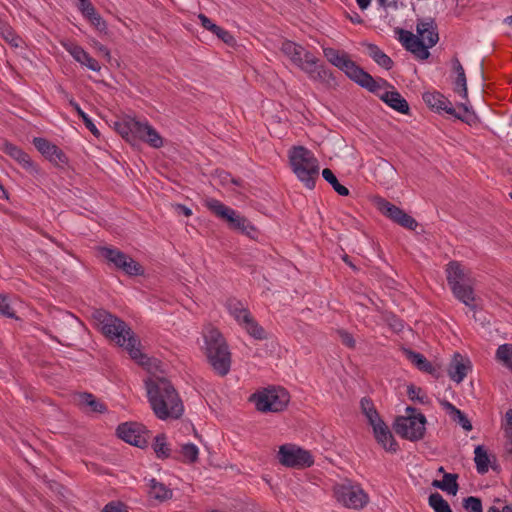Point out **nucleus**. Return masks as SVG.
Here are the masks:
<instances>
[{
	"mask_svg": "<svg viewBox=\"0 0 512 512\" xmlns=\"http://www.w3.org/2000/svg\"><path fill=\"white\" fill-rule=\"evenodd\" d=\"M92 317L106 337L123 347L139 364H147V358L140 350L139 341L124 321L105 310H95Z\"/></svg>",
	"mask_w": 512,
	"mask_h": 512,
	"instance_id": "1",
	"label": "nucleus"
},
{
	"mask_svg": "<svg viewBox=\"0 0 512 512\" xmlns=\"http://www.w3.org/2000/svg\"><path fill=\"white\" fill-rule=\"evenodd\" d=\"M281 51L294 65L301 69L310 80L327 87H332L336 84L333 72L324 64L320 63V60L314 54L301 45L286 40L281 45Z\"/></svg>",
	"mask_w": 512,
	"mask_h": 512,
	"instance_id": "2",
	"label": "nucleus"
},
{
	"mask_svg": "<svg viewBox=\"0 0 512 512\" xmlns=\"http://www.w3.org/2000/svg\"><path fill=\"white\" fill-rule=\"evenodd\" d=\"M146 388L151 407L159 419L179 418L182 415L183 404L168 380L151 378L146 381Z\"/></svg>",
	"mask_w": 512,
	"mask_h": 512,
	"instance_id": "3",
	"label": "nucleus"
},
{
	"mask_svg": "<svg viewBox=\"0 0 512 512\" xmlns=\"http://www.w3.org/2000/svg\"><path fill=\"white\" fill-rule=\"evenodd\" d=\"M204 339L203 350L208 362L220 376L230 371L231 354L221 333L212 326H207L202 332Z\"/></svg>",
	"mask_w": 512,
	"mask_h": 512,
	"instance_id": "4",
	"label": "nucleus"
},
{
	"mask_svg": "<svg viewBox=\"0 0 512 512\" xmlns=\"http://www.w3.org/2000/svg\"><path fill=\"white\" fill-rule=\"evenodd\" d=\"M323 55L329 63L343 71L351 80L371 92H376L380 88V83L360 68L345 52L330 47L323 48Z\"/></svg>",
	"mask_w": 512,
	"mask_h": 512,
	"instance_id": "5",
	"label": "nucleus"
},
{
	"mask_svg": "<svg viewBox=\"0 0 512 512\" xmlns=\"http://www.w3.org/2000/svg\"><path fill=\"white\" fill-rule=\"evenodd\" d=\"M446 278L453 295L463 304L474 308L475 295L473 291L474 279L471 271L458 261L447 264Z\"/></svg>",
	"mask_w": 512,
	"mask_h": 512,
	"instance_id": "6",
	"label": "nucleus"
},
{
	"mask_svg": "<svg viewBox=\"0 0 512 512\" xmlns=\"http://www.w3.org/2000/svg\"><path fill=\"white\" fill-rule=\"evenodd\" d=\"M290 166L299 181L313 189L319 177V162L312 151L304 146H294L288 152Z\"/></svg>",
	"mask_w": 512,
	"mask_h": 512,
	"instance_id": "7",
	"label": "nucleus"
},
{
	"mask_svg": "<svg viewBox=\"0 0 512 512\" xmlns=\"http://www.w3.org/2000/svg\"><path fill=\"white\" fill-rule=\"evenodd\" d=\"M406 413V416H400L395 420V432L410 441L422 439L426 430L425 416L422 413H416V409L413 407H407Z\"/></svg>",
	"mask_w": 512,
	"mask_h": 512,
	"instance_id": "8",
	"label": "nucleus"
},
{
	"mask_svg": "<svg viewBox=\"0 0 512 512\" xmlns=\"http://www.w3.org/2000/svg\"><path fill=\"white\" fill-rule=\"evenodd\" d=\"M205 206L217 217L226 220L231 228L239 230L251 238L256 236L257 231L255 227L246 218L219 200L208 198L205 200Z\"/></svg>",
	"mask_w": 512,
	"mask_h": 512,
	"instance_id": "9",
	"label": "nucleus"
},
{
	"mask_svg": "<svg viewBox=\"0 0 512 512\" xmlns=\"http://www.w3.org/2000/svg\"><path fill=\"white\" fill-rule=\"evenodd\" d=\"M251 400L258 411L276 413L286 408L290 397L284 388L271 387L253 394Z\"/></svg>",
	"mask_w": 512,
	"mask_h": 512,
	"instance_id": "10",
	"label": "nucleus"
},
{
	"mask_svg": "<svg viewBox=\"0 0 512 512\" xmlns=\"http://www.w3.org/2000/svg\"><path fill=\"white\" fill-rule=\"evenodd\" d=\"M333 491L337 502L349 509H363L369 502V496L363 488L348 480L336 484Z\"/></svg>",
	"mask_w": 512,
	"mask_h": 512,
	"instance_id": "11",
	"label": "nucleus"
},
{
	"mask_svg": "<svg viewBox=\"0 0 512 512\" xmlns=\"http://www.w3.org/2000/svg\"><path fill=\"white\" fill-rule=\"evenodd\" d=\"M423 100L432 109L444 111L468 124L475 120V114L470 110L467 104L463 103L459 105V112H457L452 106V103L439 92H426L423 94Z\"/></svg>",
	"mask_w": 512,
	"mask_h": 512,
	"instance_id": "12",
	"label": "nucleus"
},
{
	"mask_svg": "<svg viewBox=\"0 0 512 512\" xmlns=\"http://www.w3.org/2000/svg\"><path fill=\"white\" fill-rule=\"evenodd\" d=\"M398 34V40L403 47L419 60H426L430 56L429 49L439 41V34Z\"/></svg>",
	"mask_w": 512,
	"mask_h": 512,
	"instance_id": "13",
	"label": "nucleus"
},
{
	"mask_svg": "<svg viewBox=\"0 0 512 512\" xmlns=\"http://www.w3.org/2000/svg\"><path fill=\"white\" fill-rule=\"evenodd\" d=\"M278 460L288 468L302 469L314 464V459L308 450L295 444H284L279 447Z\"/></svg>",
	"mask_w": 512,
	"mask_h": 512,
	"instance_id": "14",
	"label": "nucleus"
},
{
	"mask_svg": "<svg viewBox=\"0 0 512 512\" xmlns=\"http://www.w3.org/2000/svg\"><path fill=\"white\" fill-rule=\"evenodd\" d=\"M230 315L241 325L246 332L257 340L266 338V332L251 316L248 309L238 301L232 300L227 304Z\"/></svg>",
	"mask_w": 512,
	"mask_h": 512,
	"instance_id": "15",
	"label": "nucleus"
},
{
	"mask_svg": "<svg viewBox=\"0 0 512 512\" xmlns=\"http://www.w3.org/2000/svg\"><path fill=\"white\" fill-rule=\"evenodd\" d=\"M117 434L122 440L136 447L142 448L147 445L148 431L139 423H123L118 426Z\"/></svg>",
	"mask_w": 512,
	"mask_h": 512,
	"instance_id": "16",
	"label": "nucleus"
},
{
	"mask_svg": "<svg viewBox=\"0 0 512 512\" xmlns=\"http://www.w3.org/2000/svg\"><path fill=\"white\" fill-rule=\"evenodd\" d=\"M33 144L50 162L56 165H62L67 162V157L63 151L45 138L36 137L33 139Z\"/></svg>",
	"mask_w": 512,
	"mask_h": 512,
	"instance_id": "17",
	"label": "nucleus"
},
{
	"mask_svg": "<svg viewBox=\"0 0 512 512\" xmlns=\"http://www.w3.org/2000/svg\"><path fill=\"white\" fill-rule=\"evenodd\" d=\"M2 150L4 153L13 158L28 173L32 175L38 173L36 164L32 161L30 156L19 147L13 145L12 143L5 142L3 143Z\"/></svg>",
	"mask_w": 512,
	"mask_h": 512,
	"instance_id": "18",
	"label": "nucleus"
},
{
	"mask_svg": "<svg viewBox=\"0 0 512 512\" xmlns=\"http://www.w3.org/2000/svg\"><path fill=\"white\" fill-rule=\"evenodd\" d=\"M131 125L138 139L145 141L153 148H160L163 145L162 137L147 121L135 122Z\"/></svg>",
	"mask_w": 512,
	"mask_h": 512,
	"instance_id": "19",
	"label": "nucleus"
},
{
	"mask_svg": "<svg viewBox=\"0 0 512 512\" xmlns=\"http://www.w3.org/2000/svg\"><path fill=\"white\" fill-rule=\"evenodd\" d=\"M380 83V88L375 93H379L380 98L394 110L406 114L409 111V105L407 101L401 96V94L395 90L384 91L380 93L381 89L387 85L384 80L377 81Z\"/></svg>",
	"mask_w": 512,
	"mask_h": 512,
	"instance_id": "20",
	"label": "nucleus"
},
{
	"mask_svg": "<svg viewBox=\"0 0 512 512\" xmlns=\"http://www.w3.org/2000/svg\"><path fill=\"white\" fill-rule=\"evenodd\" d=\"M373 433L377 442L389 452L397 451V443L389 430L388 426L382 421H376L375 424L371 425Z\"/></svg>",
	"mask_w": 512,
	"mask_h": 512,
	"instance_id": "21",
	"label": "nucleus"
},
{
	"mask_svg": "<svg viewBox=\"0 0 512 512\" xmlns=\"http://www.w3.org/2000/svg\"><path fill=\"white\" fill-rule=\"evenodd\" d=\"M469 369V362L456 354L449 366L448 374L453 381L460 383L467 376Z\"/></svg>",
	"mask_w": 512,
	"mask_h": 512,
	"instance_id": "22",
	"label": "nucleus"
},
{
	"mask_svg": "<svg viewBox=\"0 0 512 512\" xmlns=\"http://www.w3.org/2000/svg\"><path fill=\"white\" fill-rule=\"evenodd\" d=\"M452 67L456 73V79L454 81V91L459 94L463 99L468 97L467 79L464 68L458 58H453Z\"/></svg>",
	"mask_w": 512,
	"mask_h": 512,
	"instance_id": "23",
	"label": "nucleus"
},
{
	"mask_svg": "<svg viewBox=\"0 0 512 512\" xmlns=\"http://www.w3.org/2000/svg\"><path fill=\"white\" fill-rule=\"evenodd\" d=\"M432 485L448 494L456 495L458 491L457 475L445 473L442 480H434Z\"/></svg>",
	"mask_w": 512,
	"mask_h": 512,
	"instance_id": "24",
	"label": "nucleus"
},
{
	"mask_svg": "<svg viewBox=\"0 0 512 512\" xmlns=\"http://www.w3.org/2000/svg\"><path fill=\"white\" fill-rule=\"evenodd\" d=\"M367 54L381 67L389 70L392 68L393 61L389 56H387L382 50H380L376 45L367 44L366 45Z\"/></svg>",
	"mask_w": 512,
	"mask_h": 512,
	"instance_id": "25",
	"label": "nucleus"
},
{
	"mask_svg": "<svg viewBox=\"0 0 512 512\" xmlns=\"http://www.w3.org/2000/svg\"><path fill=\"white\" fill-rule=\"evenodd\" d=\"M149 495L159 501H164L172 497V491L163 483L156 479L149 480Z\"/></svg>",
	"mask_w": 512,
	"mask_h": 512,
	"instance_id": "26",
	"label": "nucleus"
},
{
	"mask_svg": "<svg viewBox=\"0 0 512 512\" xmlns=\"http://www.w3.org/2000/svg\"><path fill=\"white\" fill-rule=\"evenodd\" d=\"M100 253L109 263L113 264L117 269L119 268L123 260L126 259L127 256L120 250L111 247H102L100 249Z\"/></svg>",
	"mask_w": 512,
	"mask_h": 512,
	"instance_id": "27",
	"label": "nucleus"
},
{
	"mask_svg": "<svg viewBox=\"0 0 512 512\" xmlns=\"http://www.w3.org/2000/svg\"><path fill=\"white\" fill-rule=\"evenodd\" d=\"M405 354L407 359L419 370L429 373L432 372V365L422 354L411 350H407Z\"/></svg>",
	"mask_w": 512,
	"mask_h": 512,
	"instance_id": "28",
	"label": "nucleus"
},
{
	"mask_svg": "<svg viewBox=\"0 0 512 512\" xmlns=\"http://www.w3.org/2000/svg\"><path fill=\"white\" fill-rule=\"evenodd\" d=\"M79 403L84 407H88L92 412H103L105 411V405L97 400L92 394L82 393L79 395Z\"/></svg>",
	"mask_w": 512,
	"mask_h": 512,
	"instance_id": "29",
	"label": "nucleus"
},
{
	"mask_svg": "<svg viewBox=\"0 0 512 512\" xmlns=\"http://www.w3.org/2000/svg\"><path fill=\"white\" fill-rule=\"evenodd\" d=\"M378 208L385 216L392 219L394 222H398L399 218L403 215L404 211L393 205L392 203L380 200L378 202Z\"/></svg>",
	"mask_w": 512,
	"mask_h": 512,
	"instance_id": "30",
	"label": "nucleus"
},
{
	"mask_svg": "<svg viewBox=\"0 0 512 512\" xmlns=\"http://www.w3.org/2000/svg\"><path fill=\"white\" fill-rule=\"evenodd\" d=\"M474 455L477 471L481 474L486 473L488 471L490 462L486 450L479 445L475 448Z\"/></svg>",
	"mask_w": 512,
	"mask_h": 512,
	"instance_id": "31",
	"label": "nucleus"
},
{
	"mask_svg": "<svg viewBox=\"0 0 512 512\" xmlns=\"http://www.w3.org/2000/svg\"><path fill=\"white\" fill-rule=\"evenodd\" d=\"M322 177L333 187V189L341 196L349 195V189L343 185H341L332 172V170L325 168L322 171Z\"/></svg>",
	"mask_w": 512,
	"mask_h": 512,
	"instance_id": "32",
	"label": "nucleus"
},
{
	"mask_svg": "<svg viewBox=\"0 0 512 512\" xmlns=\"http://www.w3.org/2000/svg\"><path fill=\"white\" fill-rule=\"evenodd\" d=\"M361 410L363 414L366 416L370 425L376 423V421H380V417L378 412L376 411L374 404L368 398H363L360 402Z\"/></svg>",
	"mask_w": 512,
	"mask_h": 512,
	"instance_id": "33",
	"label": "nucleus"
},
{
	"mask_svg": "<svg viewBox=\"0 0 512 512\" xmlns=\"http://www.w3.org/2000/svg\"><path fill=\"white\" fill-rule=\"evenodd\" d=\"M502 428L506 438L505 449L509 454H512V409L505 413Z\"/></svg>",
	"mask_w": 512,
	"mask_h": 512,
	"instance_id": "34",
	"label": "nucleus"
},
{
	"mask_svg": "<svg viewBox=\"0 0 512 512\" xmlns=\"http://www.w3.org/2000/svg\"><path fill=\"white\" fill-rule=\"evenodd\" d=\"M496 358L512 371V344L500 345L496 351Z\"/></svg>",
	"mask_w": 512,
	"mask_h": 512,
	"instance_id": "35",
	"label": "nucleus"
},
{
	"mask_svg": "<svg viewBox=\"0 0 512 512\" xmlns=\"http://www.w3.org/2000/svg\"><path fill=\"white\" fill-rule=\"evenodd\" d=\"M135 122H141L140 120H137L135 118H127L121 123H117V130L118 132L126 138L128 141H132L135 139H138L136 137V131L132 130V123Z\"/></svg>",
	"mask_w": 512,
	"mask_h": 512,
	"instance_id": "36",
	"label": "nucleus"
},
{
	"mask_svg": "<svg viewBox=\"0 0 512 512\" xmlns=\"http://www.w3.org/2000/svg\"><path fill=\"white\" fill-rule=\"evenodd\" d=\"M428 501L435 512H452L448 502L439 493L431 494Z\"/></svg>",
	"mask_w": 512,
	"mask_h": 512,
	"instance_id": "37",
	"label": "nucleus"
},
{
	"mask_svg": "<svg viewBox=\"0 0 512 512\" xmlns=\"http://www.w3.org/2000/svg\"><path fill=\"white\" fill-rule=\"evenodd\" d=\"M181 455L184 462L194 463L198 459L199 449L195 444L186 443L181 446Z\"/></svg>",
	"mask_w": 512,
	"mask_h": 512,
	"instance_id": "38",
	"label": "nucleus"
},
{
	"mask_svg": "<svg viewBox=\"0 0 512 512\" xmlns=\"http://www.w3.org/2000/svg\"><path fill=\"white\" fill-rule=\"evenodd\" d=\"M118 269H121L128 275L136 276L142 274V267L130 256H126Z\"/></svg>",
	"mask_w": 512,
	"mask_h": 512,
	"instance_id": "39",
	"label": "nucleus"
},
{
	"mask_svg": "<svg viewBox=\"0 0 512 512\" xmlns=\"http://www.w3.org/2000/svg\"><path fill=\"white\" fill-rule=\"evenodd\" d=\"M66 50L71 54V56L80 64L84 65L87 59L89 58V54L84 51L81 47L74 45L72 43L64 44Z\"/></svg>",
	"mask_w": 512,
	"mask_h": 512,
	"instance_id": "40",
	"label": "nucleus"
},
{
	"mask_svg": "<svg viewBox=\"0 0 512 512\" xmlns=\"http://www.w3.org/2000/svg\"><path fill=\"white\" fill-rule=\"evenodd\" d=\"M407 394L410 400L419 402L421 404H429L430 399L427 394L419 387L409 385L407 387Z\"/></svg>",
	"mask_w": 512,
	"mask_h": 512,
	"instance_id": "41",
	"label": "nucleus"
},
{
	"mask_svg": "<svg viewBox=\"0 0 512 512\" xmlns=\"http://www.w3.org/2000/svg\"><path fill=\"white\" fill-rule=\"evenodd\" d=\"M71 106L75 109V111L78 113V115L82 118L84 121L86 127L95 135H99V131L97 130L96 126L92 122L91 118L80 108L78 103L71 101Z\"/></svg>",
	"mask_w": 512,
	"mask_h": 512,
	"instance_id": "42",
	"label": "nucleus"
},
{
	"mask_svg": "<svg viewBox=\"0 0 512 512\" xmlns=\"http://www.w3.org/2000/svg\"><path fill=\"white\" fill-rule=\"evenodd\" d=\"M79 7L81 11L88 16L93 22H97V28L99 29L100 17L95 13V10L89 0H79Z\"/></svg>",
	"mask_w": 512,
	"mask_h": 512,
	"instance_id": "43",
	"label": "nucleus"
},
{
	"mask_svg": "<svg viewBox=\"0 0 512 512\" xmlns=\"http://www.w3.org/2000/svg\"><path fill=\"white\" fill-rule=\"evenodd\" d=\"M0 315L9 318H14L15 313L11 306L10 297L7 295L0 294Z\"/></svg>",
	"mask_w": 512,
	"mask_h": 512,
	"instance_id": "44",
	"label": "nucleus"
},
{
	"mask_svg": "<svg viewBox=\"0 0 512 512\" xmlns=\"http://www.w3.org/2000/svg\"><path fill=\"white\" fill-rule=\"evenodd\" d=\"M438 29L435 20L431 17L421 19L416 26V32H433Z\"/></svg>",
	"mask_w": 512,
	"mask_h": 512,
	"instance_id": "45",
	"label": "nucleus"
},
{
	"mask_svg": "<svg viewBox=\"0 0 512 512\" xmlns=\"http://www.w3.org/2000/svg\"><path fill=\"white\" fill-rule=\"evenodd\" d=\"M154 451L158 457H168L169 449L164 436H157L155 438Z\"/></svg>",
	"mask_w": 512,
	"mask_h": 512,
	"instance_id": "46",
	"label": "nucleus"
},
{
	"mask_svg": "<svg viewBox=\"0 0 512 512\" xmlns=\"http://www.w3.org/2000/svg\"><path fill=\"white\" fill-rule=\"evenodd\" d=\"M463 506L468 512H482V502L477 497L469 496L465 498Z\"/></svg>",
	"mask_w": 512,
	"mask_h": 512,
	"instance_id": "47",
	"label": "nucleus"
},
{
	"mask_svg": "<svg viewBox=\"0 0 512 512\" xmlns=\"http://www.w3.org/2000/svg\"><path fill=\"white\" fill-rule=\"evenodd\" d=\"M197 19L201 23V27L205 30H209L212 32H222L219 27L214 24L208 17H206L204 14H199L196 16Z\"/></svg>",
	"mask_w": 512,
	"mask_h": 512,
	"instance_id": "48",
	"label": "nucleus"
},
{
	"mask_svg": "<svg viewBox=\"0 0 512 512\" xmlns=\"http://www.w3.org/2000/svg\"><path fill=\"white\" fill-rule=\"evenodd\" d=\"M397 223L410 230H414L417 227L416 220L412 218L410 215L406 214L405 212L399 218Z\"/></svg>",
	"mask_w": 512,
	"mask_h": 512,
	"instance_id": "49",
	"label": "nucleus"
},
{
	"mask_svg": "<svg viewBox=\"0 0 512 512\" xmlns=\"http://www.w3.org/2000/svg\"><path fill=\"white\" fill-rule=\"evenodd\" d=\"M456 421L464 430L470 431L472 429V424L465 416V414L460 411L455 417L452 418Z\"/></svg>",
	"mask_w": 512,
	"mask_h": 512,
	"instance_id": "50",
	"label": "nucleus"
},
{
	"mask_svg": "<svg viewBox=\"0 0 512 512\" xmlns=\"http://www.w3.org/2000/svg\"><path fill=\"white\" fill-rule=\"evenodd\" d=\"M102 512H128L126 507L122 503L111 502L108 503Z\"/></svg>",
	"mask_w": 512,
	"mask_h": 512,
	"instance_id": "51",
	"label": "nucleus"
},
{
	"mask_svg": "<svg viewBox=\"0 0 512 512\" xmlns=\"http://www.w3.org/2000/svg\"><path fill=\"white\" fill-rule=\"evenodd\" d=\"M4 40L13 47H19L22 43V39L19 34H2Z\"/></svg>",
	"mask_w": 512,
	"mask_h": 512,
	"instance_id": "52",
	"label": "nucleus"
},
{
	"mask_svg": "<svg viewBox=\"0 0 512 512\" xmlns=\"http://www.w3.org/2000/svg\"><path fill=\"white\" fill-rule=\"evenodd\" d=\"M171 207L174 213L177 215H184L185 217H189L192 215V210L189 207L184 206L182 204H172Z\"/></svg>",
	"mask_w": 512,
	"mask_h": 512,
	"instance_id": "53",
	"label": "nucleus"
},
{
	"mask_svg": "<svg viewBox=\"0 0 512 512\" xmlns=\"http://www.w3.org/2000/svg\"><path fill=\"white\" fill-rule=\"evenodd\" d=\"M440 403H441L442 407L446 410V412L452 418L455 417L460 412V410L458 408H456L452 403H450L446 400H443Z\"/></svg>",
	"mask_w": 512,
	"mask_h": 512,
	"instance_id": "54",
	"label": "nucleus"
},
{
	"mask_svg": "<svg viewBox=\"0 0 512 512\" xmlns=\"http://www.w3.org/2000/svg\"><path fill=\"white\" fill-rule=\"evenodd\" d=\"M440 403H441L442 407L446 410V412L452 418L455 417L460 412V410L458 408H456L452 403H450L446 400H443Z\"/></svg>",
	"mask_w": 512,
	"mask_h": 512,
	"instance_id": "55",
	"label": "nucleus"
},
{
	"mask_svg": "<svg viewBox=\"0 0 512 512\" xmlns=\"http://www.w3.org/2000/svg\"><path fill=\"white\" fill-rule=\"evenodd\" d=\"M217 40L224 42L228 46H234L236 44V40L233 34H215Z\"/></svg>",
	"mask_w": 512,
	"mask_h": 512,
	"instance_id": "56",
	"label": "nucleus"
},
{
	"mask_svg": "<svg viewBox=\"0 0 512 512\" xmlns=\"http://www.w3.org/2000/svg\"><path fill=\"white\" fill-rule=\"evenodd\" d=\"M340 337H341L343 344H345L348 347H354L355 340L353 339L351 334H349L345 331H340Z\"/></svg>",
	"mask_w": 512,
	"mask_h": 512,
	"instance_id": "57",
	"label": "nucleus"
},
{
	"mask_svg": "<svg viewBox=\"0 0 512 512\" xmlns=\"http://www.w3.org/2000/svg\"><path fill=\"white\" fill-rule=\"evenodd\" d=\"M84 66H86L88 69L95 71V72H98L101 69V66L98 63V61L96 59L92 58L91 56H89V58L87 59V61L84 64Z\"/></svg>",
	"mask_w": 512,
	"mask_h": 512,
	"instance_id": "58",
	"label": "nucleus"
},
{
	"mask_svg": "<svg viewBox=\"0 0 512 512\" xmlns=\"http://www.w3.org/2000/svg\"><path fill=\"white\" fill-rule=\"evenodd\" d=\"M93 45H94L95 49L99 53H101L105 58H107L108 60L110 59V52L107 47H105L104 45H102L98 42H93Z\"/></svg>",
	"mask_w": 512,
	"mask_h": 512,
	"instance_id": "59",
	"label": "nucleus"
},
{
	"mask_svg": "<svg viewBox=\"0 0 512 512\" xmlns=\"http://www.w3.org/2000/svg\"><path fill=\"white\" fill-rule=\"evenodd\" d=\"M486 512H512V505H504L502 508L491 506Z\"/></svg>",
	"mask_w": 512,
	"mask_h": 512,
	"instance_id": "60",
	"label": "nucleus"
},
{
	"mask_svg": "<svg viewBox=\"0 0 512 512\" xmlns=\"http://www.w3.org/2000/svg\"><path fill=\"white\" fill-rule=\"evenodd\" d=\"M360 9L365 10L369 7L371 0H356Z\"/></svg>",
	"mask_w": 512,
	"mask_h": 512,
	"instance_id": "61",
	"label": "nucleus"
},
{
	"mask_svg": "<svg viewBox=\"0 0 512 512\" xmlns=\"http://www.w3.org/2000/svg\"><path fill=\"white\" fill-rule=\"evenodd\" d=\"M503 23L507 29L512 30V16H508L507 18H505Z\"/></svg>",
	"mask_w": 512,
	"mask_h": 512,
	"instance_id": "62",
	"label": "nucleus"
},
{
	"mask_svg": "<svg viewBox=\"0 0 512 512\" xmlns=\"http://www.w3.org/2000/svg\"><path fill=\"white\" fill-rule=\"evenodd\" d=\"M377 2L379 3V5L381 7H387L389 4L387 3V0H377Z\"/></svg>",
	"mask_w": 512,
	"mask_h": 512,
	"instance_id": "63",
	"label": "nucleus"
},
{
	"mask_svg": "<svg viewBox=\"0 0 512 512\" xmlns=\"http://www.w3.org/2000/svg\"><path fill=\"white\" fill-rule=\"evenodd\" d=\"M343 260H344L347 264H349L351 267H354V266L350 263V261H349V259H348V256H347V255H345V256L343 257Z\"/></svg>",
	"mask_w": 512,
	"mask_h": 512,
	"instance_id": "64",
	"label": "nucleus"
}]
</instances>
